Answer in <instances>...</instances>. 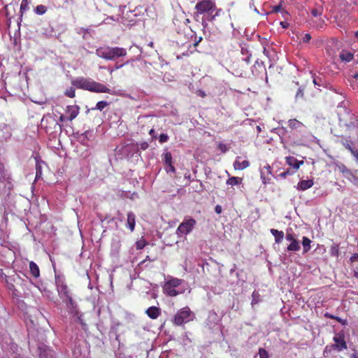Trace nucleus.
Listing matches in <instances>:
<instances>
[{
  "label": "nucleus",
  "instance_id": "obj_4",
  "mask_svg": "<svg viewBox=\"0 0 358 358\" xmlns=\"http://www.w3.org/2000/svg\"><path fill=\"white\" fill-rule=\"evenodd\" d=\"M5 281L8 289L12 292L13 295L17 296V287L22 286L24 280L18 274L13 272L12 275H5Z\"/></svg>",
  "mask_w": 358,
  "mask_h": 358
},
{
  "label": "nucleus",
  "instance_id": "obj_34",
  "mask_svg": "<svg viewBox=\"0 0 358 358\" xmlns=\"http://www.w3.org/2000/svg\"><path fill=\"white\" fill-rule=\"evenodd\" d=\"M261 171H265L267 176H272L271 167L269 164L264 166Z\"/></svg>",
  "mask_w": 358,
  "mask_h": 358
},
{
  "label": "nucleus",
  "instance_id": "obj_32",
  "mask_svg": "<svg viewBox=\"0 0 358 358\" xmlns=\"http://www.w3.org/2000/svg\"><path fill=\"white\" fill-rule=\"evenodd\" d=\"M259 355L260 358H269L268 352L262 348L259 349Z\"/></svg>",
  "mask_w": 358,
  "mask_h": 358
},
{
  "label": "nucleus",
  "instance_id": "obj_59",
  "mask_svg": "<svg viewBox=\"0 0 358 358\" xmlns=\"http://www.w3.org/2000/svg\"><path fill=\"white\" fill-rule=\"evenodd\" d=\"M345 147H346V148H348V150H350L352 151V149L351 146H350L349 144H348Z\"/></svg>",
  "mask_w": 358,
  "mask_h": 358
},
{
  "label": "nucleus",
  "instance_id": "obj_5",
  "mask_svg": "<svg viewBox=\"0 0 358 358\" xmlns=\"http://www.w3.org/2000/svg\"><path fill=\"white\" fill-rule=\"evenodd\" d=\"M196 223L193 218L185 219L178 227L176 234L180 237L187 235L193 230Z\"/></svg>",
  "mask_w": 358,
  "mask_h": 358
},
{
  "label": "nucleus",
  "instance_id": "obj_28",
  "mask_svg": "<svg viewBox=\"0 0 358 358\" xmlns=\"http://www.w3.org/2000/svg\"><path fill=\"white\" fill-rule=\"evenodd\" d=\"M164 162L166 165H171L172 163V155L171 152H166L164 155Z\"/></svg>",
  "mask_w": 358,
  "mask_h": 358
},
{
  "label": "nucleus",
  "instance_id": "obj_41",
  "mask_svg": "<svg viewBox=\"0 0 358 358\" xmlns=\"http://www.w3.org/2000/svg\"><path fill=\"white\" fill-rule=\"evenodd\" d=\"M168 167L166 168V171L169 173V172H172V173H175L176 172V168L175 166L172 164V163L171 164V165H166Z\"/></svg>",
  "mask_w": 358,
  "mask_h": 358
},
{
  "label": "nucleus",
  "instance_id": "obj_54",
  "mask_svg": "<svg viewBox=\"0 0 358 358\" xmlns=\"http://www.w3.org/2000/svg\"><path fill=\"white\" fill-rule=\"evenodd\" d=\"M334 252H336V255H338V245L336 246V250H334Z\"/></svg>",
  "mask_w": 358,
  "mask_h": 358
},
{
  "label": "nucleus",
  "instance_id": "obj_36",
  "mask_svg": "<svg viewBox=\"0 0 358 358\" xmlns=\"http://www.w3.org/2000/svg\"><path fill=\"white\" fill-rule=\"evenodd\" d=\"M27 9H28L27 3L26 1L23 0L20 5V12L23 13Z\"/></svg>",
  "mask_w": 358,
  "mask_h": 358
},
{
  "label": "nucleus",
  "instance_id": "obj_20",
  "mask_svg": "<svg viewBox=\"0 0 358 358\" xmlns=\"http://www.w3.org/2000/svg\"><path fill=\"white\" fill-rule=\"evenodd\" d=\"M127 226L131 232L134 231L136 226V215L133 212H129L127 213Z\"/></svg>",
  "mask_w": 358,
  "mask_h": 358
},
{
  "label": "nucleus",
  "instance_id": "obj_58",
  "mask_svg": "<svg viewBox=\"0 0 358 358\" xmlns=\"http://www.w3.org/2000/svg\"><path fill=\"white\" fill-rule=\"evenodd\" d=\"M354 277H355L356 278H357V279H358V271H355L354 272Z\"/></svg>",
  "mask_w": 358,
  "mask_h": 358
},
{
  "label": "nucleus",
  "instance_id": "obj_44",
  "mask_svg": "<svg viewBox=\"0 0 358 358\" xmlns=\"http://www.w3.org/2000/svg\"><path fill=\"white\" fill-rule=\"evenodd\" d=\"M196 94H197L198 96H199L202 97V98H204V97L206 96V94L205 92H204V91H203V90H197V91H196Z\"/></svg>",
  "mask_w": 358,
  "mask_h": 358
},
{
  "label": "nucleus",
  "instance_id": "obj_17",
  "mask_svg": "<svg viewBox=\"0 0 358 358\" xmlns=\"http://www.w3.org/2000/svg\"><path fill=\"white\" fill-rule=\"evenodd\" d=\"M241 157H237L234 162V168L235 170L242 171L249 167L250 163L248 160L240 161Z\"/></svg>",
  "mask_w": 358,
  "mask_h": 358
},
{
  "label": "nucleus",
  "instance_id": "obj_43",
  "mask_svg": "<svg viewBox=\"0 0 358 358\" xmlns=\"http://www.w3.org/2000/svg\"><path fill=\"white\" fill-rule=\"evenodd\" d=\"M350 261L351 262H356V261H358V253H355L353 254L350 259Z\"/></svg>",
  "mask_w": 358,
  "mask_h": 358
},
{
  "label": "nucleus",
  "instance_id": "obj_2",
  "mask_svg": "<svg viewBox=\"0 0 358 358\" xmlns=\"http://www.w3.org/2000/svg\"><path fill=\"white\" fill-rule=\"evenodd\" d=\"M196 12L194 15L208 14V20H213L219 15L221 9H217L216 3L213 0H202L195 5Z\"/></svg>",
  "mask_w": 358,
  "mask_h": 358
},
{
  "label": "nucleus",
  "instance_id": "obj_26",
  "mask_svg": "<svg viewBox=\"0 0 358 358\" xmlns=\"http://www.w3.org/2000/svg\"><path fill=\"white\" fill-rule=\"evenodd\" d=\"M261 179L264 185L270 184L271 182V176H267L265 171H260Z\"/></svg>",
  "mask_w": 358,
  "mask_h": 358
},
{
  "label": "nucleus",
  "instance_id": "obj_8",
  "mask_svg": "<svg viewBox=\"0 0 358 358\" xmlns=\"http://www.w3.org/2000/svg\"><path fill=\"white\" fill-rule=\"evenodd\" d=\"M285 239L290 243L287 247V252H297L300 250V243L292 229L287 231Z\"/></svg>",
  "mask_w": 358,
  "mask_h": 358
},
{
  "label": "nucleus",
  "instance_id": "obj_27",
  "mask_svg": "<svg viewBox=\"0 0 358 358\" xmlns=\"http://www.w3.org/2000/svg\"><path fill=\"white\" fill-rule=\"evenodd\" d=\"M109 105V103H108L106 101H100L97 102L95 108H92V110H99L100 111L103 110L106 107H107Z\"/></svg>",
  "mask_w": 358,
  "mask_h": 358
},
{
  "label": "nucleus",
  "instance_id": "obj_19",
  "mask_svg": "<svg viewBox=\"0 0 358 358\" xmlns=\"http://www.w3.org/2000/svg\"><path fill=\"white\" fill-rule=\"evenodd\" d=\"M314 182L313 180H301L296 186L298 190L305 191L313 187Z\"/></svg>",
  "mask_w": 358,
  "mask_h": 358
},
{
  "label": "nucleus",
  "instance_id": "obj_6",
  "mask_svg": "<svg viewBox=\"0 0 358 358\" xmlns=\"http://www.w3.org/2000/svg\"><path fill=\"white\" fill-rule=\"evenodd\" d=\"M182 283V280L178 278H172L165 282L163 290L164 292L169 296H176L179 292L176 289Z\"/></svg>",
  "mask_w": 358,
  "mask_h": 358
},
{
  "label": "nucleus",
  "instance_id": "obj_22",
  "mask_svg": "<svg viewBox=\"0 0 358 358\" xmlns=\"http://www.w3.org/2000/svg\"><path fill=\"white\" fill-rule=\"evenodd\" d=\"M29 271H30V273H31V275L34 278H36L40 276L39 267L35 262H29Z\"/></svg>",
  "mask_w": 358,
  "mask_h": 358
},
{
  "label": "nucleus",
  "instance_id": "obj_37",
  "mask_svg": "<svg viewBox=\"0 0 358 358\" xmlns=\"http://www.w3.org/2000/svg\"><path fill=\"white\" fill-rule=\"evenodd\" d=\"M252 296V304L257 303L258 302V298L259 296V294L255 291V292H253Z\"/></svg>",
  "mask_w": 358,
  "mask_h": 358
},
{
  "label": "nucleus",
  "instance_id": "obj_60",
  "mask_svg": "<svg viewBox=\"0 0 358 358\" xmlns=\"http://www.w3.org/2000/svg\"><path fill=\"white\" fill-rule=\"evenodd\" d=\"M154 132H155V130L153 129H152L150 130L149 134L150 135H152L154 134Z\"/></svg>",
  "mask_w": 358,
  "mask_h": 358
},
{
  "label": "nucleus",
  "instance_id": "obj_12",
  "mask_svg": "<svg viewBox=\"0 0 358 358\" xmlns=\"http://www.w3.org/2000/svg\"><path fill=\"white\" fill-rule=\"evenodd\" d=\"M56 285L57 288V291L60 296H69V290L68 286L65 283L64 280L62 278H56Z\"/></svg>",
  "mask_w": 358,
  "mask_h": 358
},
{
  "label": "nucleus",
  "instance_id": "obj_35",
  "mask_svg": "<svg viewBox=\"0 0 358 358\" xmlns=\"http://www.w3.org/2000/svg\"><path fill=\"white\" fill-rule=\"evenodd\" d=\"M294 171H291L289 169H287L279 174V176L281 178H285L287 176H291L294 173Z\"/></svg>",
  "mask_w": 358,
  "mask_h": 358
},
{
  "label": "nucleus",
  "instance_id": "obj_3",
  "mask_svg": "<svg viewBox=\"0 0 358 358\" xmlns=\"http://www.w3.org/2000/svg\"><path fill=\"white\" fill-rule=\"evenodd\" d=\"M96 54L104 59L114 60L116 58L125 56L127 50L123 48L103 46L97 48Z\"/></svg>",
  "mask_w": 358,
  "mask_h": 358
},
{
  "label": "nucleus",
  "instance_id": "obj_61",
  "mask_svg": "<svg viewBox=\"0 0 358 358\" xmlns=\"http://www.w3.org/2000/svg\"><path fill=\"white\" fill-rule=\"evenodd\" d=\"M355 37L358 38V30L355 34Z\"/></svg>",
  "mask_w": 358,
  "mask_h": 358
},
{
  "label": "nucleus",
  "instance_id": "obj_46",
  "mask_svg": "<svg viewBox=\"0 0 358 358\" xmlns=\"http://www.w3.org/2000/svg\"><path fill=\"white\" fill-rule=\"evenodd\" d=\"M215 211L216 213L217 214H220L222 211V206H220V205H217L215 208Z\"/></svg>",
  "mask_w": 358,
  "mask_h": 358
},
{
  "label": "nucleus",
  "instance_id": "obj_52",
  "mask_svg": "<svg viewBox=\"0 0 358 358\" xmlns=\"http://www.w3.org/2000/svg\"><path fill=\"white\" fill-rule=\"evenodd\" d=\"M5 275H6L3 273V269L0 268V276L5 279Z\"/></svg>",
  "mask_w": 358,
  "mask_h": 358
},
{
  "label": "nucleus",
  "instance_id": "obj_11",
  "mask_svg": "<svg viewBox=\"0 0 358 358\" xmlns=\"http://www.w3.org/2000/svg\"><path fill=\"white\" fill-rule=\"evenodd\" d=\"M38 352L39 358H55V352L45 345H38Z\"/></svg>",
  "mask_w": 358,
  "mask_h": 358
},
{
  "label": "nucleus",
  "instance_id": "obj_24",
  "mask_svg": "<svg viewBox=\"0 0 358 358\" xmlns=\"http://www.w3.org/2000/svg\"><path fill=\"white\" fill-rule=\"evenodd\" d=\"M311 241L306 236H303L302 238V245H303V253H307L310 251Z\"/></svg>",
  "mask_w": 358,
  "mask_h": 358
},
{
  "label": "nucleus",
  "instance_id": "obj_10",
  "mask_svg": "<svg viewBox=\"0 0 358 358\" xmlns=\"http://www.w3.org/2000/svg\"><path fill=\"white\" fill-rule=\"evenodd\" d=\"M64 297H66L68 301L66 305L69 308V313L73 315L74 316H76L78 320L80 322L82 325H85L82 319V315L79 313V311L76 308V306L74 305V301L70 294H69V296H65Z\"/></svg>",
  "mask_w": 358,
  "mask_h": 358
},
{
  "label": "nucleus",
  "instance_id": "obj_7",
  "mask_svg": "<svg viewBox=\"0 0 358 358\" xmlns=\"http://www.w3.org/2000/svg\"><path fill=\"white\" fill-rule=\"evenodd\" d=\"M191 310L189 307H185L180 309L174 316L173 322L176 326H180L184 322H187L190 320Z\"/></svg>",
  "mask_w": 358,
  "mask_h": 358
},
{
  "label": "nucleus",
  "instance_id": "obj_29",
  "mask_svg": "<svg viewBox=\"0 0 358 358\" xmlns=\"http://www.w3.org/2000/svg\"><path fill=\"white\" fill-rule=\"evenodd\" d=\"M46 11H47L46 6H45L42 4L38 5L35 8L36 13H37L38 15H43V14L45 13Z\"/></svg>",
  "mask_w": 358,
  "mask_h": 358
},
{
  "label": "nucleus",
  "instance_id": "obj_13",
  "mask_svg": "<svg viewBox=\"0 0 358 358\" xmlns=\"http://www.w3.org/2000/svg\"><path fill=\"white\" fill-rule=\"evenodd\" d=\"M287 126L291 130H295L298 132L303 131V129L306 127L301 122L296 119H290L287 122Z\"/></svg>",
  "mask_w": 358,
  "mask_h": 358
},
{
  "label": "nucleus",
  "instance_id": "obj_30",
  "mask_svg": "<svg viewBox=\"0 0 358 358\" xmlns=\"http://www.w3.org/2000/svg\"><path fill=\"white\" fill-rule=\"evenodd\" d=\"M64 94L70 98H74L76 96V90L73 87H70L64 92Z\"/></svg>",
  "mask_w": 358,
  "mask_h": 358
},
{
  "label": "nucleus",
  "instance_id": "obj_1",
  "mask_svg": "<svg viewBox=\"0 0 358 358\" xmlns=\"http://www.w3.org/2000/svg\"><path fill=\"white\" fill-rule=\"evenodd\" d=\"M78 89L87 90L96 93H108L114 94V92L102 83H98L90 78L78 77L71 81Z\"/></svg>",
  "mask_w": 358,
  "mask_h": 358
},
{
  "label": "nucleus",
  "instance_id": "obj_56",
  "mask_svg": "<svg viewBox=\"0 0 358 358\" xmlns=\"http://www.w3.org/2000/svg\"><path fill=\"white\" fill-rule=\"evenodd\" d=\"M280 24H281L284 28H286V27H287L286 22H280Z\"/></svg>",
  "mask_w": 358,
  "mask_h": 358
},
{
  "label": "nucleus",
  "instance_id": "obj_49",
  "mask_svg": "<svg viewBox=\"0 0 358 358\" xmlns=\"http://www.w3.org/2000/svg\"><path fill=\"white\" fill-rule=\"evenodd\" d=\"M311 14L314 16V17H316L319 15V13L317 11V9H312L311 10Z\"/></svg>",
  "mask_w": 358,
  "mask_h": 358
},
{
  "label": "nucleus",
  "instance_id": "obj_23",
  "mask_svg": "<svg viewBox=\"0 0 358 358\" xmlns=\"http://www.w3.org/2000/svg\"><path fill=\"white\" fill-rule=\"evenodd\" d=\"M242 181H243V178H241L231 176L227 179L226 183H227V185H231V187H233V186L241 184Z\"/></svg>",
  "mask_w": 358,
  "mask_h": 358
},
{
  "label": "nucleus",
  "instance_id": "obj_31",
  "mask_svg": "<svg viewBox=\"0 0 358 358\" xmlns=\"http://www.w3.org/2000/svg\"><path fill=\"white\" fill-rule=\"evenodd\" d=\"M146 245H147V242L145 240H143V239L139 240V241H136V248L137 250H141L144 247H145Z\"/></svg>",
  "mask_w": 358,
  "mask_h": 358
},
{
  "label": "nucleus",
  "instance_id": "obj_63",
  "mask_svg": "<svg viewBox=\"0 0 358 358\" xmlns=\"http://www.w3.org/2000/svg\"><path fill=\"white\" fill-rule=\"evenodd\" d=\"M345 169H346L345 166H343V168L342 169V171L344 172Z\"/></svg>",
  "mask_w": 358,
  "mask_h": 358
},
{
  "label": "nucleus",
  "instance_id": "obj_38",
  "mask_svg": "<svg viewBox=\"0 0 358 358\" xmlns=\"http://www.w3.org/2000/svg\"><path fill=\"white\" fill-rule=\"evenodd\" d=\"M139 145L140 148L143 150H145L149 146L148 143L146 141L141 142Z\"/></svg>",
  "mask_w": 358,
  "mask_h": 358
},
{
  "label": "nucleus",
  "instance_id": "obj_15",
  "mask_svg": "<svg viewBox=\"0 0 358 358\" xmlns=\"http://www.w3.org/2000/svg\"><path fill=\"white\" fill-rule=\"evenodd\" d=\"M189 22V19L187 18L184 14L179 15L173 20L174 24L180 29L182 28L183 29H185V27H188V24Z\"/></svg>",
  "mask_w": 358,
  "mask_h": 358
},
{
  "label": "nucleus",
  "instance_id": "obj_39",
  "mask_svg": "<svg viewBox=\"0 0 358 358\" xmlns=\"http://www.w3.org/2000/svg\"><path fill=\"white\" fill-rule=\"evenodd\" d=\"M336 320L337 322H338L339 323H341L342 325L343 326H346L348 324V322H347V320H343L339 317L337 316V317L336 318Z\"/></svg>",
  "mask_w": 358,
  "mask_h": 358
},
{
  "label": "nucleus",
  "instance_id": "obj_33",
  "mask_svg": "<svg viewBox=\"0 0 358 358\" xmlns=\"http://www.w3.org/2000/svg\"><path fill=\"white\" fill-rule=\"evenodd\" d=\"M169 140V136L167 134H161L159 136V141L161 143H166Z\"/></svg>",
  "mask_w": 358,
  "mask_h": 358
},
{
  "label": "nucleus",
  "instance_id": "obj_21",
  "mask_svg": "<svg viewBox=\"0 0 358 358\" xmlns=\"http://www.w3.org/2000/svg\"><path fill=\"white\" fill-rule=\"evenodd\" d=\"M270 232L275 238V242L276 243H280L284 238V232L282 231H278V229H271Z\"/></svg>",
  "mask_w": 358,
  "mask_h": 358
},
{
  "label": "nucleus",
  "instance_id": "obj_45",
  "mask_svg": "<svg viewBox=\"0 0 358 358\" xmlns=\"http://www.w3.org/2000/svg\"><path fill=\"white\" fill-rule=\"evenodd\" d=\"M324 317L326 318H329V319H333V320H336V318L337 317V316H335V315H333L329 313H324Z\"/></svg>",
  "mask_w": 358,
  "mask_h": 358
},
{
  "label": "nucleus",
  "instance_id": "obj_55",
  "mask_svg": "<svg viewBox=\"0 0 358 358\" xmlns=\"http://www.w3.org/2000/svg\"><path fill=\"white\" fill-rule=\"evenodd\" d=\"M334 252H336V255H338V245L336 246V250H334Z\"/></svg>",
  "mask_w": 358,
  "mask_h": 358
},
{
  "label": "nucleus",
  "instance_id": "obj_42",
  "mask_svg": "<svg viewBox=\"0 0 358 358\" xmlns=\"http://www.w3.org/2000/svg\"><path fill=\"white\" fill-rule=\"evenodd\" d=\"M311 39V36L309 34H306L303 38V43H308Z\"/></svg>",
  "mask_w": 358,
  "mask_h": 358
},
{
  "label": "nucleus",
  "instance_id": "obj_16",
  "mask_svg": "<svg viewBox=\"0 0 358 358\" xmlns=\"http://www.w3.org/2000/svg\"><path fill=\"white\" fill-rule=\"evenodd\" d=\"M66 112L69 114V117H67V120L72 121L78 115L80 107L77 105L68 106Z\"/></svg>",
  "mask_w": 358,
  "mask_h": 358
},
{
  "label": "nucleus",
  "instance_id": "obj_51",
  "mask_svg": "<svg viewBox=\"0 0 358 358\" xmlns=\"http://www.w3.org/2000/svg\"><path fill=\"white\" fill-rule=\"evenodd\" d=\"M3 171H4L3 165L0 164V173H1V176H3Z\"/></svg>",
  "mask_w": 358,
  "mask_h": 358
},
{
  "label": "nucleus",
  "instance_id": "obj_14",
  "mask_svg": "<svg viewBox=\"0 0 358 358\" xmlns=\"http://www.w3.org/2000/svg\"><path fill=\"white\" fill-rule=\"evenodd\" d=\"M285 162L287 165L292 167L294 171L299 169L301 165L303 164V161H299L294 157L288 156L285 157Z\"/></svg>",
  "mask_w": 358,
  "mask_h": 358
},
{
  "label": "nucleus",
  "instance_id": "obj_62",
  "mask_svg": "<svg viewBox=\"0 0 358 358\" xmlns=\"http://www.w3.org/2000/svg\"><path fill=\"white\" fill-rule=\"evenodd\" d=\"M15 358H23L22 357H21L20 355H17L15 357Z\"/></svg>",
  "mask_w": 358,
  "mask_h": 358
},
{
  "label": "nucleus",
  "instance_id": "obj_53",
  "mask_svg": "<svg viewBox=\"0 0 358 358\" xmlns=\"http://www.w3.org/2000/svg\"><path fill=\"white\" fill-rule=\"evenodd\" d=\"M201 40H202V38H201V37H200V38L198 39V41H196V42L194 43V46H197V45H198V44H199V42H201Z\"/></svg>",
  "mask_w": 358,
  "mask_h": 358
},
{
  "label": "nucleus",
  "instance_id": "obj_18",
  "mask_svg": "<svg viewBox=\"0 0 358 358\" xmlns=\"http://www.w3.org/2000/svg\"><path fill=\"white\" fill-rule=\"evenodd\" d=\"M145 313L150 318L155 320L160 315L161 310L158 307L151 306L146 310Z\"/></svg>",
  "mask_w": 358,
  "mask_h": 358
},
{
  "label": "nucleus",
  "instance_id": "obj_25",
  "mask_svg": "<svg viewBox=\"0 0 358 358\" xmlns=\"http://www.w3.org/2000/svg\"><path fill=\"white\" fill-rule=\"evenodd\" d=\"M340 58L342 61L349 62L354 58V55L350 52H342L340 54Z\"/></svg>",
  "mask_w": 358,
  "mask_h": 358
},
{
  "label": "nucleus",
  "instance_id": "obj_50",
  "mask_svg": "<svg viewBox=\"0 0 358 358\" xmlns=\"http://www.w3.org/2000/svg\"><path fill=\"white\" fill-rule=\"evenodd\" d=\"M66 120H67V117L64 116V115L62 114L59 117V120L60 122H64Z\"/></svg>",
  "mask_w": 358,
  "mask_h": 358
},
{
  "label": "nucleus",
  "instance_id": "obj_57",
  "mask_svg": "<svg viewBox=\"0 0 358 358\" xmlns=\"http://www.w3.org/2000/svg\"><path fill=\"white\" fill-rule=\"evenodd\" d=\"M123 65H124V64L116 65V66H115V69H120V68L122 67V66H123Z\"/></svg>",
  "mask_w": 358,
  "mask_h": 358
},
{
  "label": "nucleus",
  "instance_id": "obj_9",
  "mask_svg": "<svg viewBox=\"0 0 358 358\" xmlns=\"http://www.w3.org/2000/svg\"><path fill=\"white\" fill-rule=\"evenodd\" d=\"M333 341H334V344L332 345V348L338 351H343L348 348L347 343L345 340V334L343 331H341L338 334H336L334 338Z\"/></svg>",
  "mask_w": 358,
  "mask_h": 358
},
{
  "label": "nucleus",
  "instance_id": "obj_48",
  "mask_svg": "<svg viewBox=\"0 0 358 358\" xmlns=\"http://www.w3.org/2000/svg\"><path fill=\"white\" fill-rule=\"evenodd\" d=\"M219 148L222 152H225L227 150L226 145L224 144L220 143L219 145Z\"/></svg>",
  "mask_w": 358,
  "mask_h": 358
},
{
  "label": "nucleus",
  "instance_id": "obj_47",
  "mask_svg": "<svg viewBox=\"0 0 358 358\" xmlns=\"http://www.w3.org/2000/svg\"><path fill=\"white\" fill-rule=\"evenodd\" d=\"M303 96V92L301 88H299L296 96V97H302Z\"/></svg>",
  "mask_w": 358,
  "mask_h": 358
},
{
  "label": "nucleus",
  "instance_id": "obj_40",
  "mask_svg": "<svg viewBox=\"0 0 358 358\" xmlns=\"http://www.w3.org/2000/svg\"><path fill=\"white\" fill-rule=\"evenodd\" d=\"M281 8H282L281 4H278V5L273 7L271 12L272 13H278L279 11L281 10Z\"/></svg>",
  "mask_w": 358,
  "mask_h": 358
}]
</instances>
